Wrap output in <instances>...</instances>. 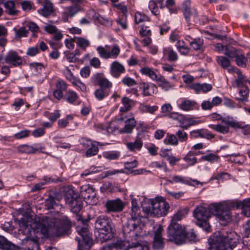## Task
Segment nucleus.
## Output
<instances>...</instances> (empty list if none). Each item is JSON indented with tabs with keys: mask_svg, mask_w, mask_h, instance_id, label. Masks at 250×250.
<instances>
[{
	"mask_svg": "<svg viewBox=\"0 0 250 250\" xmlns=\"http://www.w3.org/2000/svg\"><path fill=\"white\" fill-rule=\"evenodd\" d=\"M193 216L196 219V224L205 231H211L208 222L211 214L216 216L220 221L228 222L230 220V212L227 206L213 204L208 208L198 206L193 211Z\"/></svg>",
	"mask_w": 250,
	"mask_h": 250,
	"instance_id": "1",
	"label": "nucleus"
},
{
	"mask_svg": "<svg viewBox=\"0 0 250 250\" xmlns=\"http://www.w3.org/2000/svg\"><path fill=\"white\" fill-rule=\"evenodd\" d=\"M71 226L72 223L66 215L59 219L42 216L39 218L37 224V229L45 236H49L51 233L56 236L67 234Z\"/></svg>",
	"mask_w": 250,
	"mask_h": 250,
	"instance_id": "2",
	"label": "nucleus"
},
{
	"mask_svg": "<svg viewBox=\"0 0 250 250\" xmlns=\"http://www.w3.org/2000/svg\"><path fill=\"white\" fill-rule=\"evenodd\" d=\"M238 236L234 232L226 235L215 233L208 240L209 247L208 250H232L237 245ZM194 250H206L196 248Z\"/></svg>",
	"mask_w": 250,
	"mask_h": 250,
	"instance_id": "3",
	"label": "nucleus"
},
{
	"mask_svg": "<svg viewBox=\"0 0 250 250\" xmlns=\"http://www.w3.org/2000/svg\"><path fill=\"white\" fill-rule=\"evenodd\" d=\"M95 229L98 230V239L104 243L112 239L114 236L115 229L111 219L105 215L98 217L95 222Z\"/></svg>",
	"mask_w": 250,
	"mask_h": 250,
	"instance_id": "4",
	"label": "nucleus"
},
{
	"mask_svg": "<svg viewBox=\"0 0 250 250\" xmlns=\"http://www.w3.org/2000/svg\"><path fill=\"white\" fill-rule=\"evenodd\" d=\"M77 220L81 222V225H78L76 228V231L81 236L83 239V242L84 243V245L80 244V239L78 237H76L75 239L78 241V249L77 250H86L85 247L88 246L90 248L92 245V239L91 238V233L89 230L88 226L87 223L89 221V219H85L82 218L81 216H77Z\"/></svg>",
	"mask_w": 250,
	"mask_h": 250,
	"instance_id": "5",
	"label": "nucleus"
},
{
	"mask_svg": "<svg viewBox=\"0 0 250 250\" xmlns=\"http://www.w3.org/2000/svg\"><path fill=\"white\" fill-rule=\"evenodd\" d=\"M169 208L168 203L162 197H156L151 202V206L145 208V211L150 216L166 215Z\"/></svg>",
	"mask_w": 250,
	"mask_h": 250,
	"instance_id": "6",
	"label": "nucleus"
},
{
	"mask_svg": "<svg viewBox=\"0 0 250 250\" xmlns=\"http://www.w3.org/2000/svg\"><path fill=\"white\" fill-rule=\"evenodd\" d=\"M167 240L177 245L185 242V229L178 223H171L167 229Z\"/></svg>",
	"mask_w": 250,
	"mask_h": 250,
	"instance_id": "7",
	"label": "nucleus"
},
{
	"mask_svg": "<svg viewBox=\"0 0 250 250\" xmlns=\"http://www.w3.org/2000/svg\"><path fill=\"white\" fill-rule=\"evenodd\" d=\"M140 217L135 216H131L127 220L123 228V232L125 237L137 240L140 233Z\"/></svg>",
	"mask_w": 250,
	"mask_h": 250,
	"instance_id": "8",
	"label": "nucleus"
},
{
	"mask_svg": "<svg viewBox=\"0 0 250 250\" xmlns=\"http://www.w3.org/2000/svg\"><path fill=\"white\" fill-rule=\"evenodd\" d=\"M64 200L73 213L77 214L82 208V200L73 190H69L65 193Z\"/></svg>",
	"mask_w": 250,
	"mask_h": 250,
	"instance_id": "9",
	"label": "nucleus"
},
{
	"mask_svg": "<svg viewBox=\"0 0 250 250\" xmlns=\"http://www.w3.org/2000/svg\"><path fill=\"white\" fill-rule=\"evenodd\" d=\"M222 123L224 125H209V127L212 129L220 133L225 134L229 132V127L234 128L242 127L243 126L240 123L230 119L229 118H224L222 120Z\"/></svg>",
	"mask_w": 250,
	"mask_h": 250,
	"instance_id": "10",
	"label": "nucleus"
},
{
	"mask_svg": "<svg viewBox=\"0 0 250 250\" xmlns=\"http://www.w3.org/2000/svg\"><path fill=\"white\" fill-rule=\"evenodd\" d=\"M182 12L188 26L195 23L198 19L197 10L193 7H191L190 0H185L183 2Z\"/></svg>",
	"mask_w": 250,
	"mask_h": 250,
	"instance_id": "11",
	"label": "nucleus"
},
{
	"mask_svg": "<svg viewBox=\"0 0 250 250\" xmlns=\"http://www.w3.org/2000/svg\"><path fill=\"white\" fill-rule=\"evenodd\" d=\"M125 204L120 198L108 200L104 204L105 212L110 214L113 212H120L125 208Z\"/></svg>",
	"mask_w": 250,
	"mask_h": 250,
	"instance_id": "12",
	"label": "nucleus"
},
{
	"mask_svg": "<svg viewBox=\"0 0 250 250\" xmlns=\"http://www.w3.org/2000/svg\"><path fill=\"white\" fill-rule=\"evenodd\" d=\"M92 83L95 85L99 86V88L110 91L112 83L104 76L103 73H97L91 77Z\"/></svg>",
	"mask_w": 250,
	"mask_h": 250,
	"instance_id": "13",
	"label": "nucleus"
},
{
	"mask_svg": "<svg viewBox=\"0 0 250 250\" xmlns=\"http://www.w3.org/2000/svg\"><path fill=\"white\" fill-rule=\"evenodd\" d=\"M80 144L85 148H87L85 152L86 157H91L96 155L99 148L93 141L86 138H82L80 141Z\"/></svg>",
	"mask_w": 250,
	"mask_h": 250,
	"instance_id": "14",
	"label": "nucleus"
},
{
	"mask_svg": "<svg viewBox=\"0 0 250 250\" xmlns=\"http://www.w3.org/2000/svg\"><path fill=\"white\" fill-rule=\"evenodd\" d=\"M5 62L16 67L21 65L22 63L21 57L14 50L9 51L4 58Z\"/></svg>",
	"mask_w": 250,
	"mask_h": 250,
	"instance_id": "15",
	"label": "nucleus"
},
{
	"mask_svg": "<svg viewBox=\"0 0 250 250\" xmlns=\"http://www.w3.org/2000/svg\"><path fill=\"white\" fill-rule=\"evenodd\" d=\"M230 206L236 208H241L243 213L247 217H250V199L241 201H233L229 203Z\"/></svg>",
	"mask_w": 250,
	"mask_h": 250,
	"instance_id": "16",
	"label": "nucleus"
},
{
	"mask_svg": "<svg viewBox=\"0 0 250 250\" xmlns=\"http://www.w3.org/2000/svg\"><path fill=\"white\" fill-rule=\"evenodd\" d=\"M163 230L162 227L160 226L155 231L152 245L153 249L154 250H161L164 247L165 243L162 237Z\"/></svg>",
	"mask_w": 250,
	"mask_h": 250,
	"instance_id": "17",
	"label": "nucleus"
},
{
	"mask_svg": "<svg viewBox=\"0 0 250 250\" xmlns=\"http://www.w3.org/2000/svg\"><path fill=\"white\" fill-rule=\"evenodd\" d=\"M228 72L230 73H235L237 74V79L235 81L237 86H242L247 83L250 84V81L246 78V76L243 75L241 71L237 67L231 66L228 68Z\"/></svg>",
	"mask_w": 250,
	"mask_h": 250,
	"instance_id": "18",
	"label": "nucleus"
},
{
	"mask_svg": "<svg viewBox=\"0 0 250 250\" xmlns=\"http://www.w3.org/2000/svg\"><path fill=\"white\" fill-rule=\"evenodd\" d=\"M178 107L185 111L192 110L198 108L196 102L186 98L179 100Z\"/></svg>",
	"mask_w": 250,
	"mask_h": 250,
	"instance_id": "19",
	"label": "nucleus"
},
{
	"mask_svg": "<svg viewBox=\"0 0 250 250\" xmlns=\"http://www.w3.org/2000/svg\"><path fill=\"white\" fill-rule=\"evenodd\" d=\"M42 149H44V147L40 146L39 144H35L34 146L27 145H22L18 147V150L20 152L27 154L35 153L37 151L43 152Z\"/></svg>",
	"mask_w": 250,
	"mask_h": 250,
	"instance_id": "20",
	"label": "nucleus"
},
{
	"mask_svg": "<svg viewBox=\"0 0 250 250\" xmlns=\"http://www.w3.org/2000/svg\"><path fill=\"white\" fill-rule=\"evenodd\" d=\"M80 193L82 197L87 201L93 200L96 197L95 189L89 185L82 186Z\"/></svg>",
	"mask_w": 250,
	"mask_h": 250,
	"instance_id": "21",
	"label": "nucleus"
},
{
	"mask_svg": "<svg viewBox=\"0 0 250 250\" xmlns=\"http://www.w3.org/2000/svg\"><path fill=\"white\" fill-rule=\"evenodd\" d=\"M139 87L140 89H142L143 94L144 96H150L156 93L157 91V86L152 83L142 82L140 83Z\"/></svg>",
	"mask_w": 250,
	"mask_h": 250,
	"instance_id": "22",
	"label": "nucleus"
},
{
	"mask_svg": "<svg viewBox=\"0 0 250 250\" xmlns=\"http://www.w3.org/2000/svg\"><path fill=\"white\" fill-rule=\"evenodd\" d=\"M54 11L53 3L49 0H45L42 4V7L38 10V12L44 17H48Z\"/></svg>",
	"mask_w": 250,
	"mask_h": 250,
	"instance_id": "23",
	"label": "nucleus"
},
{
	"mask_svg": "<svg viewBox=\"0 0 250 250\" xmlns=\"http://www.w3.org/2000/svg\"><path fill=\"white\" fill-rule=\"evenodd\" d=\"M125 72L124 66L117 61L113 62L110 66V72L114 78H119L121 74Z\"/></svg>",
	"mask_w": 250,
	"mask_h": 250,
	"instance_id": "24",
	"label": "nucleus"
},
{
	"mask_svg": "<svg viewBox=\"0 0 250 250\" xmlns=\"http://www.w3.org/2000/svg\"><path fill=\"white\" fill-rule=\"evenodd\" d=\"M190 136L192 138H205L208 139L214 138V135L204 129L194 130L190 132Z\"/></svg>",
	"mask_w": 250,
	"mask_h": 250,
	"instance_id": "25",
	"label": "nucleus"
},
{
	"mask_svg": "<svg viewBox=\"0 0 250 250\" xmlns=\"http://www.w3.org/2000/svg\"><path fill=\"white\" fill-rule=\"evenodd\" d=\"M20 248L0 235V250H19Z\"/></svg>",
	"mask_w": 250,
	"mask_h": 250,
	"instance_id": "26",
	"label": "nucleus"
},
{
	"mask_svg": "<svg viewBox=\"0 0 250 250\" xmlns=\"http://www.w3.org/2000/svg\"><path fill=\"white\" fill-rule=\"evenodd\" d=\"M172 179L175 183H181L190 186H197L198 185H202V184L196 180H192L191 179L185 180L183 177L178 175H174Z\"/></svg>",
	"mask_w": 250,
	"mask_h": 250,
	"instance_id": "27",
	"label": "nucleus"
},
{
	"mask_svg": "<svg viewBox=\"0 0 250 250\" xmlns=\"http://www.w3.org/2000/svg\"><path fill=\"white\" fill-rule=\"evenodd\" d=\"M163 53L169 62H175L178 59L177 53L170 47L164 48Z\"/></svg>",
	"mask_w": 250,
	"mask_h": 250,
	"instance_id": "28",
	"label": "nucleus"
},
{
	"mask_svg": "<svg viewBox=\"0 0 250 250\" xmlns=\"http://www.w3.org/2000/svg\"><path fill=\"white\" fill-rule=\"evenodd\" d=\"M136 122L134 118L127 119L125 123V126L122 129V132L126 133H130L136 126Z\"/></svg>",
	"mask_w": 250,
	"mask_h": 250,
	"instance_id": "29",
	"label": "nucleus"
},
{
	"mask_svg": "<svg viewBox=\"0 0 250 250\" xmlns=\"http://www.w3.org/2000/svg\"><path fill=\"white\" fill-rule=\"evenodd\" d=\"M140 72L143 75L148 76L153 81H157L159 75H157L152 68L148 67H144L140 70Z\"/></svg>",
	"mask_w": 250,
	"mask_h": 250,
	"instance_id": "30",
	"label": "nucleus"
},
{
	"mask_svg": "<svg viewBox=\"0 0 250 250\" xmlns=\"http://www.w3.org/2000/svg\"><path fill=\"white\" fill-rule=\"evenodd\" d=\"M74 41L77 45L83 50H85L86 48L90 45L89 41L82 37H74Z\"/></svg>",
	"mask_w": 250,
	"mask_h": 250,
	"instance_id": "31",
	"label": "nucleus"
},
{
	"mask_svg": "<svg viewBox=\"0 0 250 250\" xmlns=\"http://www.w3.org/2000/svg\"><path fill=\"white\" fill-rule=\"evenodd\" d=\"M156 82L158 85L165 91H168L172 87V85L162 75H159Z\"/></svg>",
	"mask_w": 250,
	"mask_h": 250,
	"instance_id": "32",
	"label": "nucleus"
},
{
	"mask_svg": "<svg viewBox=\"0 0 250 250\" xmlns=\"http://www.w3.org/2000/svg\"><path fill=\"white\" fill-rule=\"evenodd\" d=\"M241 50L231 46H226L224 53L229 58H235Z\"/></svg>",
	"mask_w": 250,
	"mask_h": 250,
	"instance_id": "33",
	"label": "nucleus"
},
{
	"mask_svg": "<svg viewBox=\"0 0 250 250\" xmlns=\"http://www.w3.org/2000/svg\"><path fill=\"white\" fill-rule=\"evenodd\" d=\"M22 243L23 244L28 245V246H26L23 248L24 250H39V245L35 241L29 239H24L22 240Z\"/></svg>",
	"mask_w": 250,
	"mask_h": 250,
	"instance_id": "34",
	"label": "nucleus"
},
{
	"mask_svg": "<svg viewBox=\"0 0 250 250\" xmlns=\"http://www.w3.org/2000/svg\"><path fill=\"white\" fill-rule=\"evenodd\" d=\"M42 180V182L35 184V186L32 188L31 191L32 192L38 191L42 189H43V186L46 184L48 182L53 181L50 177H48L47 176H44Z\"/></svg>",
	"mask_w": 250,
	"mask_h": 250,
	"instance_id": "35",
	"label": "nucleus"
},
{
	"mask_svg": "<svg viewBox=\"0 0 250 250\" xmlns=\"http://www.w3.org/2000/svg\"><path fill=\"white\" fill-rule=\"evenodd\" d=\"M196 155H197V153L190 151L184 158V160L189 166H193L197 162V159L195 157Z\"/></svg>",
	"mask_w": 250,
	"mask_h": 250,
	"instance_id": "36",
	"label": "nucleus"
},
{
	"mask_svg": "<svg viewBox=\"0 0 250 250\" xmlns=\"http://www.w3.org/2000/svg\"><path fill=\"white\" fill-rule=\"evenodd\" d=\"M78 99V95L75 92L72 90L67 91L64 96V99L70 104H74Z\"/></svg>",
	"mask_w": 250,
	"mask_h": 250,
	"instance_id": "37",
	"label": "nucleus"
},
{
	"mask_svg": "<svg viewBox=\"0 0 250 250\" xmlns=\"http://www.w3.org/2000/svg\"><path fill=\"white\" fill-rule=\"evenodd\" d=\"M109 91L99 88L95 90L94 95L97 100L102 101L109 95Z\"/></svg>",
	"mask_w": 250,
	"mask_h": 250,
	"instance_id": "38",
	"label": "nucleus"
},
{
	"mask_svg": "<svg viewBox=\"0 0 250 250\" xmlns=\"http://www.w3.org/2000/svg\"><path fill=\"white\" fill-rule=\"evenodd\" d=\"M122 102L123 106L120 108V111L126 112L130 109L133 101L128 98L125 97L123 98Z\"/></svg>",
	"mask_w": 250,
	"mask_h": 250,
	"instance_id": "39",
	"label": "nucleus"
},
{
	"mask_svg": "<svg viewBox=\"0 0 250 250\" xmlns=\"http://www.w3.org/2000/svg\"><path fill=\"white\" fill-rule=\"evenodd\" d=\"M143 142L140 139H137L134 142H129L127 143L126 146L130 151H133L135 149L140 150L143 146Z\"/></svg>",
	"mask_w": 250,
	"mask_h": 250,
	"instance_id": "40",
	"label": "nucleus"
},
{
	"mask_svg": "<svg viewBox=\"0 0 250 250\" xmlns=\"http://www.w3.org/2000/svg\"><path fill=\"white\" fill-rule=\"evenodd\" d=\"M103 157L109 160H115L118 159L121 153L118 151H109L103 153Z\"/></svg>",
	"mask_w": 250,
	"mask_h": 250,
	"instance_id": "41",
	"label": "nucleus"
},
{
	"mask_svg": "<svg viewBox=\"0 0 250 250\" xmlns=\"http://www.w3.org/2000/svg\"><path fill=\"white\" fill-rule=\"evenodd\" d=\"M217 62L223 68H229L230 65V61L228 58L224 56H219L217 59Z\"/></svg>",
	"mask_w": 250,
	"mask_h": 250,
	"instance_id": "42",
	"label": "nucleus"
},
{
	"mask_svg": "<svg viewBox=\"0 0 250 250\" xmlns=\"http://www.w3.org/2000/svg\"><path fill=\"white\" fill-rule=\"evenodd\" d=\"M5 8L7 10V13L11 15H15L17 14L18 11L15 9V3L12 0H9L3 3Z\"/></svg>",
	"mask_w": 250,
	"mask_h": 250,
	"instance_id": "43",
	"label": "nucleus"
},
{
	"mask_svg": "<svg viewBox=\"0 0 250 250\" xmlns=\"http://www.w3.org/2000/svg\"><path fill=\"white\" fill-rule=\"evenodd\" d=\"M235 62L236 64L243 68H246L247 66L246 57L242 53V51L236 56L235 58Z\"/></svg>",
	"mask_w": 250,
	"mask_h": 250,
	"instance_id": "44",
	"label": "nucleus"
},
{
	"mask_svg": "<svg viewBox=\"0 0 250 250\" xmlns=\"http://www.w3.org/2000/svg\"><path fill=\"white\" fill-rule=\"evenodd\" d=\"M188 213V209L184 208L178 210L174 214L171 219V223H177V222L181 220Z\"/></svg>",
	"mask_w": 250,
	"mask_h": 250,
	"instance_id": "45",
	"label": "nucleus"
},
{
	"mask_svg": "<svg viewBox=\"0 0 250 250\" xmlns=\"http://www.w3.org/2000/svg\"><path fill=\"white\" fill-rule=\"evenodd\" d=\"M203 40L200 38H194L190 42V45L195 50H201L203 47Z\"/></svg>",
	"mask_w": 250,
	"mask_h": 250,
	"instance_id": "46",
	"label": "nucleus"
},
{
	"mask_svg": "<svg viewBox=\"0 0 250 250\" xmlns=\"http://www.w3.org/2000/svg\"><path fill=\"white\" fill-rule=\"evenodd\" d=\"M29 65L35 75L41 74L44 69L43 65L41 63L32 62L30 63Z\"/></svg>",
	"mask_w": 250,
	"mask_h": 250,
	"instance_id": "47",
	"label": "nucleus"
},
{
	"mask_svg": "<svg viewBox=\"0 0 250 250\" xmlns=\"http://www.w3.org/2000/svg\"><path fill=\"white\" fill-rule=\"evenodd\" d=\"M140 109L143 112L154 114L158 110V107L156 105L150 106L147 104H141L140 106Z\"/></svg>",
	"mask_w": 250,
	"mask_h": 250,
	"instance_id": "48",
	"label": "nucleus"
},
{
	"mask_svg": "<svg viewBox=\"0 0 250 250\" xmlns=\"http://www.w3.org/2000/svg\"><path fill=\"white\" fill-rule=\"evenodd\" d=\"M166 145H171L173 146H177L178 145V139L176 134H167L166 138L164 140Z\"/></svg>",
	"mask_w": 250,
	"mask_h": 250,
	"instance_id": "49",
	"label": "nucleus"
},
{
	"mask_svg": "<svg viewBox=\"0 0 250 250\" xmlns=\"http://www.w3.org/2000/svg\"><path fill=\"white\" fill-rule=\"evenodd\" d=\"M175 134L178 139V142H185L188 139V135L183 129H179L176 132Z\"/></svg>",
	"mask_w": 250,
	"mask_h": 250,
	"instance_id": "50",
	"label": "nucleus"
},
{
	"mask_svg": "<svg viewBox=\"0 0 250 250\" xmlns=\"http://www.w3.org/2000/svg\"><path fill=\"white\" fill-rule=\"evenodd\" d=\"M249 93V89L247 87H245L241 89L239 91V94L241 98H236L237 100L242 102H248V95Z\"/></svg>",
	"mask_w": 250,
	"mask_h": 250,
	"instance_id": "51",
	"label": "nucleus"
},
{
	"mask_svg": "<svg viewBox=\"0 0 250 250\" xmlns=\"http://www.w3.org/2000/svg\"><path fill=\"white\" fill-rule=\"evenodd\" d=\"M126 250H149V249L147 246L137 242L132 243Z\"/></svg>",
	"mask_w": 250,
	"mask_h": 250,
	"instance_id": "52",
	"label": "nucleus"
},
{
	"mask_svg": "<svg viewBox=\"0 0 250 250\" xmlns=\"http://www.w3.org/2000/svg\"><path fill=\"white\" fill-rule=\"evenodd\" d=\"M73 117L71 115H67L64 119L59 120L58 122V126L60 128H64L69 124V121H72Z\"/></svg>",
	"mask_w": 250,
	"mask_h": 250,
	"instance_id": "53",
	"label": "nucleus"
},
{
	"mask_svg": "<svg viewBox=\"0 0 250 250\" xmlns=\"http://www.w3.org/2000/svg\"><path fill=\"white\" fill-rule=\"evenodd\" d=\"M100 57L104 59L110 58L109 52L107 51L104 47L102 46H99L96 49Z\"/></svg>",
	"mask_w": 250,
	"mask_h": 250,
	"instance_id": "54",
	"label": "nucleus"
},
{
	"mask_svg": "<svg viewBox=\"0 0 250 250\" xmlns=\"http://www.w3.org/2000/svg\"><path fill=\"white\" fill-rule=\"evenodd\" d=\"M149 18L145 14L140 12H137L135 15V21L136 24H139L143 21H149Z\"/></svg>",
	"mask_w": 250,
	"mask_h": 250,
	"instance_id": "55",
	"label": "nucleus"
},
{
	"mask_svg": "<svg viewBox=\"0 0 250 250\" xmlns=\"http://www.w3.org/2000/svg\"><path fill=\"white\" fill-rule=\"evenodd\" d=\"M185 241L186 239H188L189 241H192L193 242H197L198 241V239L196 236V234L194 232L193 229L190 230L188 232H186L185 229Z\"/></svg>",
	"mask_w": 250,
	"mask_h": 250,
	"instance_id": "56",
	"label": "nucleus"
},
{
	"mask_svg": "<svg viewBox=\"0 0 250 250\" xmlns=\"http://www.w3.org/2000/svg\"><path fill=\"white\" fill-rule=\"evenodd\" d=\"M219 158V156L213 153H210L208 155H204L201 157L202 160L208 161L211 163L217 161Z\"/></svg>",
	"mask_w": 250,
	"mask_h": 250,
	"instance_id": "57",
	"label": "nucleus"
},
{
	"mask_svg": "<svg viewBox=\"0 0 250 250\" xmlns=\"http://www.w3.org/2000/svg\"><path fill=\"white\" fill-rule=\"evenodd\" d=\"M131 216L140 217L139 208L138 206L137 203L135 200H132L131 201Z\"/></svg>",
	"mask_w": 250,
	"mask_h": 250,
	"instance_id": "58",
	"label": "nucleus"
},
{
	"mask_svg": "<svg viewBox=\"0 0 250 250\" xmlns=\"http://www.w3.org/2000/svg\"><path fill=\"white\" fill-rule=\"evenodd\" d=\"M45 206L48 209L54 208L57 206V203L54 200L52 196L50 194L48 197L45 199Z\"/></svg>",
	"mask_w": 250,
	"mask_h": 250,
	"instance_id": "59",
	"label": "nucleus"
},
{
	"mask_svg": "<svg viewBox=\"0 0 250 250\" xmlns=\"http://www.w3.org/2000/svg\"><path fill=\"white\" fill-rule=\"evenodd\" d=\"M148 8L149 10L151 11L152 14H153L154 15L156 16L159 14L158 7L157 6L156 2L154 0H151L149 1Z\"/></svg>",
	"mask_w": 250,
	"mask_h": 250,
	"instance_id": "60",
	"label": "nucleus"
},
{
	"mask_svg": "<svg viewBox=\"0 0 250 250\" xmlns=\"http://www.w3.org/2000/svg\"><path fill=\"white\" fill-rule=\"evenodd\" d=\"M69 15L72 17L80 10V6L77 4L66 7Z\"/></svg>",
	"mask_w": 250,
	"mask_h": 250,
	"instance_id": "61",
	"label": "nucleus"
},
{
	"mask_svg": "<svg viewBox=\"0 0 250 250\" xmlns=\"http://www.w3.org/2000/svg\"><path fill=\"white\" fill-rule=\"evenodd\" d=\"M27 33L28 31L24 27H21L19 29L15 30V36L19 39L23 37H27Z\"/></svg>",
	"mask_w": 250,
	"mask_h": 250,
	"instance_id": "62",
	"label": "nucleus"
},
{
	"mask_svg": "<svg viewBox=\"0 0 250 250\" xmlns=\"http://www.w3.org/2000/svg\"><path fill=\"white\" fill-rule=\"evenodd\" d=\"M117 24L120 25L123 29L125 30L127 28L126 17L123 16L119 17L116 20Z\"/></svg>",
	"mask_w": 250,
	"mask_h": 250,
	"instance_id": "63",
	"label": "nucleus"
},
{
	"mask_svg": "<svg viewBox=\"0 0 250 250\" xmlns=\"http://www.w3.org/2000/svg\"><path fill=\"white\" fill-rule=\"evenodd\" d=\"M30 131L27 129L21 130L20 132L16 133L14 137L17 139H21L28 137L29 135Z\"/></svg>",
	"mask_w": 250,
	"mask_h": 250,
	"instance_id": "64",
	"label": "nucleus"
}]
</instances>
